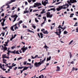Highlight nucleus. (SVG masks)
Returning <instances> with one entry per match:
<instances>
[{
  "mask_svg": "<svg viewBox=\"0 0 78 78\" xmlns=\"http://www.w3.org/2000/svg\"><path fill=\"white\" fill-rule=\"evenodd\" d=\"M46 58H44L43 60H42L41 62H36L34 64V66L36 67H39L42 63L44 62V61H45V59Z\"/></svg>",
  "mask_w": 78,
  "mask_h": 78,
  "instance_id": "obj_1",
  "label": "nucleus"
},
{
  "mask_svg": "<svg viewBox=\"0 0 78 78\" xmlns=\"http://www.w3.org/2000/svg\"><path fill=\"white\" fill-rule=\"evenodd\" d=\"M56 31V32H55V33L57 35H58V36L59 38H60V37H61V32H62V31H61V29H59L58 30L57 29Z\"/></svg>",
  "mask_w": 78,
  "mask_h": 78,
  "instance_id": "obj_2",
  "label": "nucleus"
},
{
  "mask_svg": "<svg viewBox=\"0 0 78 78\" xmlns=\"http://www.w3.org/2000/svg\"><path fill=\"white\" fill-rule=\"evenodd\" d=\"M67 2L68 4L70 5H72L71 3H76L77 1L76 0H70V1L69 0L67 1Z\"/></svg>",
  "mask_w": 78,
  "mask_h": 78,
  "instance_id": "obj_3",
  "label": "nucleus"
},
{
  "mask_svg": "<svg viewBox=\"0 0 78 78\" xmlns=\"http://www.w3.org/2000/svg\"><path fill=\"white\" fill-rule=\"evenodd\" d=\"M66 9V7H62V6H59L58 7V8L56 9V10L57 11H59L60 10H61V9Z\"/></svg>",
  "mask_w": 78,
  "mask_h": 78,
  "instance_id": "obj_4",
  "label": "nucleus"
},
{
  "mask_svg": "<svg viewBox=\"0 0 78 78\" xmlns=\"http://www.w3.org/2000/svg\"><path fill=\"white\" fill-rule=\"evenodd\" d=\"M47 3H48V0H43L42 1V4L45 6L47 4Z\"/></svg>",
  "mask_w": 78,
  "mask_h": 78,
  "instance_id": "obj_5",
  "label": "nucleus"
},
{
  "mask_svg": "<svg viewBox=\"0 0 78 78\" xmlns=\"http://www.w3.org/2000/svg\"><path fill=\"white\" fill-rule=\"evenodd\" d=\"M37 6H42V4H41V3H38L37 2L35 3L34 5V8H36L37 7Z\"/></svg>",
  "mask_w": 78,
  "mask_h": 78,
  "instance_id": "obj_6",
  "label": "nucleus"
},
{
  "mask_svg": "<svg viewBox=\"0 0 78 78\" xmlns=\"http://www.w3.org/2000/svg\"><path fill=\"white\" fill-rule=\"evenodd\" d=\"M17 24L16 23L14 25H13L10 27V30L12 31H14V27H16L17 26Z\"/></svg>",
  "mask_w": 78,
  "mask_h": 78,
  "instance_id": "obj_7",
  "label": "nucleus"
},
{
  "mask_svg": "<svg viewBox=\"0 0 78 78\" xmlns=\"http://www.w3.org/2000/svg\"><path fill=\"white\" fill-rule=\"evenodd\" d=\"M8 48L7 47H4L3 48H1V50H4L3 52H5V51L7 50Z\"/></svg>",
  "mask_w": 78,
  "mask_h": 78,
  "instance_id": "obj_8",
  "label": "nucleus"
},
{
  "mask_svg": "<svg viewBox=\"0 0 78 78\" xmlns=\"http://www.w3.org/2000/svg\"><path fill=\"white\" fill-rule=\"evenodd\" d=\"M0 68L2 69L3 71H6V69L2 67L1 63H0Z\"/></svg>",
  "mask_w": 78,
  "mask_h": 78,
  "instance_id": "obj_9",
  "label": "nucleus"
},
{
  "mask_svg": "<svg viewBox=\"0 0 78 78\" xmlns=\"http://www.w3.org/2000/svg\"><path fill=\"white\" fill-rule=\"evenodd\" d=\"M57 69L56 70V71H60V67L58 66L56 67Z\"/></svg>",
  "mask_w": 78,
  "mask_h": 78,
  "instance_id": "obj_10",
  "label": "nucleus"
},
{
  "mask_svg": "<svg viewBox=\"0 0 78 78\" xmlns=\"http://www.w3.org/2000/svg\"><path fill=\"white\" fill-rule=\"evenodd\" d=\"M28 49V48L27 47H26L25 48L23 49H21V50H23V53H24L25 51H26V50H27Z\"/></svg>",
  "mask_w": 78,
  "mask_h": 78,
  "instance_id": "obj_11",
  "label": "nucleus"
},
{
  "mask_svg": "<svg viewBox=\"0 0 78 78\" xmlns=\"http://www.w3.org/2000/svg\"><path fill=\"white\" fill-rule=\"evenodd\" d=\"M60 41L61 43H64V42H63L64 41V38H62L60 39Z\"/></svg>",
  "mask_w": 78,
  "mask_h": 78,
  "instance_id": "obj_12",
  "label": "nucleus"
},
{
  "mask_svg": "<svg viewBox=\"0 0 78 78\" xmlns=\"http://www.w3.org/2000/svg\"><path fill=\"white\" fill-rule=\"evenodd\" d=\"M23 68H24V69H23V70H24H24H27V69H28V67L26 66H25V67L23 66Z\"/></svg>",
  "mask_w": 78,
  "mask_h": 78,
  "instance_id": "obj_13",
  "label": "nucleus"
},
{
  "mask_svg": "<svg viewBox=\"0 0 78 78\" xmlns=\"http://www.w3.org/2000/svg\"><path fill=\"white\" fill-rule=\"evenodd\" d=\"M44 48H45L46 50H47V48H49V47H48L46 44H45V46L43 47Z\"/></svg>",
  "mask_w": 78,
  "mask_h": 78,
  "instance_id": "obj_14",
  "label": "nucleus"
},
{
  "mask_svg": "<svg viewBox=\"0 0 78 78\" xmlns=\"http://www.w3.org/2000/svg\"><path fill=\"white\" fill-rule=\"evenodd\" d=\"M51 60V56H49V58H47V61H50Z\"/></svg>",
  "mask_w": 78,
  "mask_h": 78,
  "instance_id": "obj_15",
  "label": "nucleus"
},
{
  "mask_svg": "<svg viewBox=\"0 0 78 78\" xmlns=\"http://www.w3.org/2000/svg\"><path fill=\"white\" fill-rule=\"evenodd\" d=\"M18 16H17L15 17L14 18V20L13 21V22H14L16 20V19H17V17H18Z\"/></svg>",
  "mask_w": 78,
  "mask_h": 78,
  "instance_id": "obj_16",
  "label": "nucleus"
},
{
  "mask_svg": "<svg viewBox=\"0 0 78 78\" xmlns=\"http://www.w3.org/2000/svg\"><path fill=\"white\" fill-rule=\"evenodd\" d=\"M6 54H5V55L4 54V55H2V58H3V59L4 58H6V57H6Z\"/></svg>",
  "mask_w": 78,
  "mask_h": 78,
  "instance_id": "obj_17",
  "label": "nucleus"
},
{
  "mask_svg": "<svg viewBox=\"0 0 78 78\" xmlns=\"http://www.w3.org/2000/svg\"><path fill=\"white\" fill-rule=\"evenodd\" d=\"M16 2L15 0H11L10 2H9V4L11 3H12V2Z\"/></svg>",
  "mask_w": 78,
  "mask_h": 78,
  "instance_id": "obj_18",
  "label": "nucleus"
},
{
  "mask_svg": "<svg viewBox=\"0 0 78 78\" xmlns=\"http://www.w3.org/2000/svg\"><path fill=\"white\" fill-rule=\"evenodd\" d=\"M50 15V12H48L47 14V17H48Z\"/></svg>",
  "mask_w": 78,
  "mask_h": 78,
  "instance_id": "obj_19",
  "label": "nucleus"
},
{
  "mask_svg": "<svg viewBox=\"0 0 78 78\" xmlns=\"http://www.w3.org/2000/svg\"><path fill=\"white\" fill-rule=\"evenodd\" d=\"M40 36H41V38H43V37H44V36H43V34H42V33H40Z\"/></svg>",
  "mask_w": 78,
  "mask_h": 78,
  "instance_id": "obj_20",
  "label": "nucleus"
},
{
  "mask_svg": "<svg viewBox=\"0 0 78 78\" xmlns=\"http://www.w3.org/2000/svg\"><path fill=\"white\" fill-rule=\"evenodd\" d=\"M17 16V15L15 14L14 15H12L11 16V17H12V18H14V17H16Z\"/></svg>",
  "mask_w": 78,
  "mask_h": 78,
  "instance_id": "obj_21",
  "label": "nucleus"
},
{
  "mask_svg": "<svg viewBox=\"0 0 78 78\" xmlns=\"http://www.w3.org/2000/svg\"><path fill=\"white\" fill-rule=\"evenodd\" d=\"M15 52H16V50H14V51H10V53H12L13 54H15Z\"/></svg>",
  "mask_w": 78,
  "mask_h": 78,
  "instance_id": "obj_22",
  "label": "nucleus"
},
{
  "mask_svg": "<svg viewBox=\"0 0 78 78\" xmlns=\"http://www.w3.org/2000/svg\"><path fill=\"white\" fill-rule=\"evenodd\" d=\"M42 58V57H38V55H36L35 56H34V58Z\"/></svg>",
  "mask_w": 78,
  "mask_h": 78,
  "instance_id": "obj_23",
  "label": "nucleus"
},
{
  "mask_svg": "<svg viewBox=\"0 0 78 78\" xmlns=\"http://www.w3.org/2000/svg\"><path fill=\"white\" fill-rule=\"evenodd\" d=\"M70 17H73V15H74V13H71V14H70Z\"/></svg>",
  "mask_w": 78,
  "mask_h": 78,
  "instance_id": "obj_24",
  "label": "nucleus"
},
{
  "mask_svg": "<svg viewBox=\"0 0 78 78\" xmlns=\"http://www.w3.org/2000/svg\"><path fill=\"white\" fill-rule=\"evenodd\" d=\"M15 54H18V55H20V53L19 52V51H17L15 52Z\"/></svg>",
  "mask_w": 78,
  "mask_h": 78,
  "instance_id": "obj_25",
  "label": "nucleus"
},
{
  "mask_svg": "<svg viewBox=\"0 0 78 78\" xmlns=\"http://www.w3.org/2000/svg\"><path fill=\"white\" fill-rule=\"evenodd\" d=\"M43 33L44 34H48V32L47 30L44 31H43Z\"/></svg>",
  "mask_w": 78,
  "mask_h": 78,
  "instance_id": "obj_26",
  "label": "nucleus"
},
{
  "mask_svg": "<svg viewBox=\"0 0 78 78\" xmlns=\"http://www.w3.org/2000/svg\"><path fill=\"white\" fill-rule=\"evenodd\" d=\"M51 10V11H52V10H53V11H56V10L55 9V8H51L50 9Z\"/></svg>",
  "mask_w": 78,
  "mask_h": 78,
  "instance_id": "obj_27",
  "label": "nucleus"
},
{
  "mask_svg": "<svg viewBox=\"0 0 78 78\" xmlns=\"http://www.w3.org/2000/svg\"><path fill=\"white\" fill-rule=\"evenodd\" d=\"M67 33H68V32L66 31H64L63 32V34H67Z\"/></svg>",
  "mask_w": 78,
  "mask_h": 78,
  "instance_id": "obj_28",
  "label": "nucleus"
},
{
  "mask_svg": "<svg viewBox=\"0 0 78 78\" xmlns=\"http://www.w3.org/2000/svg\"><path fill=\"white\" fill-rule=\"evenodd\" d=\"M45 11V9H44L42 11V12H41V14H43V13H45L46 12H44Z\"/></svg>",
  "mask_w": 78,
  "mask_h": 78,
  "instance_id": "obj_29",
  "label": "nucleus"
},
{
  "mask_svg": "<svg viewBox=\"0 0 78 78\" xmlns=\"http://www.w3.org/2000/svg\"><path fill=\"white\" fill-rule=\"evenodd\" d=\"M1 24L2 27H4V26L5 25V23L2 22V23H1Z\"/></svg>",
  "mask_w": 78,
  "mask_h": 78,
  "instance_id": "obj_30",
  "label": "nucleus"
},
{
  "mask_svg": "<svg viewBox=\"0 0 78 78\" xmlns=\"http://www.w3.org/2000/svg\"><path fill=\"white\" fill-rule=\"evenodd\" d=\"M43 19H44V22H45V21H46V20H47V19L46 18V17H43Z\"/></svg>",
  "mask_w": 78,
  "mask_h": 78,
  "instance_id": "obj_31",
  "label": "nucleus"
},
{
  "mask_svg": "<svg viewBox=\"0 0 78 78\" xmlns=\"http://www.w3.org/2000/svg\"><path fill=\"white\" fill-rule=\"evenodd\" d=\"M8 28L7 27H2L3 30H6V29Z\"/></svg>",
  "mask_w": 78,
  "mask_h": 78,
  "instance_id": "obj_32",
  "label": "nucleus"
},
{
  "mask_svg": "<svg viewBox=\"0 0 78 78\" xmlns=\"http://www.w3.org/2000/svg\"><path fill=\"white\" fill-rule=\"evenodd\" d=\"M35 20L36 22H37V23H38V22H39V21H38L37 20V18H35Z\"/></svg>",
  "mask_w": 78,
  "mask_h": 78,
  "instance_id": "obj_33",
  "label": "nucleus"
},
{
  "mask_svg": "<svg viewBox=\"0 0 78 78\" xmlns=\"http://www.w3.org/2000/svg\"><path fill=\"white\" fill-rule=\"evenodd\" d=\"M1 20H3L2 22H4L5 23V20H6V19H5V18H2Z\"/></svg>",
  "mask_w": 78,
  "mask_h": 78,
  "instance_id": "obj_34",
  "label": "nucleus"
},
{
  "mask_svg": "<svg viewBox=\"0 0 78 78\" xmlns=\"http://www.w3.org/2000/svg\"><path fill=\"white\" fill-rule=\"evenodd\" d=\"M78 23L77 22H76L75 24L74 25V27H76L77 26H78Z\"/></svg>",
  "mask_w": 78,
  "mask_h": 78,
  "instance_id": "obj_35",
  "label": "nucleus"
},
{
  "mask_svg": "<svg viewBox=\"0 0 78 78\" xmlns=\"http://www.w3.org/2000/svg\"><path fill=\"white\" fill-rule=\"evenodd\" d=\"M9 67V68L10 69H12V67H13L12 66H9V67Z\"/></svg>",
  "mask_w": 78,
  "mask_h": 78,
  "instance_id": "obj_36",
  "label": "nucleus"
},
{
  "mask_svg": "<svg viewBox=\"0 0 78 78\" xmlns=\"http://www.w3.org/2000/svg\"><path fill=\"white\" fill-rule=\"evenodd\" d=\"M29 12V11L27 10L24 11V13L25 14V13H28Z\"/></svg>",
  "mask_w": 78,
  "mask_h": 78,
  "instance_id": "obj_37",
  "label": "nucleus"
},
{
  "mask_svg": "<svg viewBox=\"0 0 78 78\" xmlns=\"http://www.w3.org/2000/svg\"><path fill=\"white\" fill-rule=\"evenodd\" d=\"M27 62L24 61L23 63V65H26L27 64Z\"/></svg>",
  "mask_w": 78,
  "mask_h": 78,
  "instance_id": "obj_38",
  "label": "nucleus"
},
{
  "mask_svg": "<svg viewBox=\"0 0 78 78\" xmlns=\"http://www.w3.org/2000/svg\"><path fill=\"white\" fill-rule=\"evenodd\" d=\"M12 67H15V66H16V64H14V63H12Z\"/></svg>",
  "mask_w": 78,
  "mask_h": 78,
  "instance_id": "obj_39",
  "label": "nucleus"
},
{
  "mask_svg": "<svg viewBox=\"0 0 78 78\" xmlns=\"http://www.w3.org/2000/svg\"><path fill=\"white\" fill-rule=\"evenodd\" d=\"M15 27H14L15 30H16V29H18V27H17V26H15Z\"/></svg>",
  "mask_w": 78,
  "mask_h": 78,
  "instance_id": "obj_40",
  "label": "nucleus"
},
{
  "mask_svg": "<svg viewBox=\"0 0 78 78\" xmlns=\"http://www.w3.org/2000/svg\"><path fill=\"white\" fill-rule=\"evenodd\" d=\"M23 66L19 67H18V69H23Z\"/></svg>",
  "mask_w": 78,
  "mask_h": 78,
  "instance_id": "obj_41",
  "label": "nucleus"
},
{
  "mask_svg": "<svg viewBox=\"0 0 78 78\" xmlns=\"http://www.w3.org/2000/svg\"><path fill=\"white\" fill-rule=\"evenodd\" d=\"M53 17V15H50L48 16V17Z\"/></svg>",
  "mask_w": 78,
  "mask_h": 78,
  "instance_id": "obj_42",
  "label": "nucleus"
},
{
  "mask_svg": "<svg viewBox=\"0 0 78 78\" xmlns=\"http://www.w3.org/2000/svg\"><path fill=\"white\" fill-rule=\"evenodd\" d=\"M73 40H72L69 43V45H70V44H72V42H73Z\"/></svg>",
  "mask_w": 78,
  "mask_h": 78,
  "instance_id": "obj_43",
  "label": "nucleus"
},
{
  "mask_svg": "<svg viewBox=\"0 0 78 78\" xmlns=\"http://www.w3.org/2000/svg\"><path fill=\"white\" fill-rule=\"evenodd\" d=\"M69 56H70V58H72V55L71 54V52H69Z\"/></svg>",
  "mask_w": 78,
  "mask_h": 78,
  "instance_id": "obj_44",
  "label": "nucleus"
},
{
  "mask_svg": "<svg viewBox=\"0 0 78 78\" xmlns=\"http://www.w3.org/2000/svg\"><path fill=\"white\" fill-rule=\"evenodd\" d=\"M22 22H23V21H22V20H20L19 22V24H21V23H22Z\"/></svg>",
  "mask_w": 78,
  "mask_h": 78,
  "instance_id": "obj_45",
  "label": "nucleus"
},
{
  "mask_svg": "<svg viewBox=\"0 0 78 78\" xmlns=\"http://www.w3.org/2000/svg\"><path fill=\"white\" fill-rule=\"evenodd\" d=\"M9 53H10V51H8V52L7 53V54H8V56H9Z\"/></svg>",
  "mask_w": 78,
  "mask_h": 78,
  "instance_id": "obj_46",
  "label": "nucleus"
},
{
  "mask_svg": "<svg viewBox=\"0 0 78 78\" xmlns=\"http://www.w3.org/2000/svg\"><path fill=\"white\" fill-rule=\"evenodd\" d=\"M2 60L3 61V62H6V61H7V60L5 59V58H3Z\"/></svg>",
  "mask_w": 78,
  "mask_h": 78,
  "instance_id": "obj_47",
  "label": "nucleus"
},
{
  "mask_svg": "<svg viewBox=\"0 0 78 78\" xmlns=\"http://www.w3.org/2000/svg\"><path fill=\"white\" fill-rule=\"evenodd\" d=\"M22 59V58L20 57V58H17V60H20V59Z\"/></svg>",
  "mask_w": 78,
  "mask_h": 78,
  "instance_id": "obj_48",
  "label": "nucleus"
},
{
  "mask_svg": "<svg viewBox=\"0 0 78 78\" xmlns=\"http://www.w3.org/2000/svg\"><path fill=\"white\" fill-rule=\"evenodd\" d=\"M76 32L78 33V27H77L76 29Z\"/></svg>",
  "mask_w": 78,
  "mask_h": 78,
  "instance_id": "obj_49",
  "label": "nucleus"
},
{
  "mask_svg": "<svg viewBox=\"0 0 78 78\" xmlns=\"http://www.w3.org/2000/svg\"><path fill=\"white\" fill-rule=\"evenodd\" d=\"M38 10H33V12H37V11H38Z\"/></svg>",
  "mask_w": 78,
  "mask_h": 78,
  "instance_id": "obj_50",
  "label": "nucleus"
},
{
  "mask_svg": "<svg viewBox=\"0 0 78 78\" xmlns=\"http://www.w3.org/2000/svg\"><path fill=\"white\" fill-rule=\"evenodd\" d=\"M3 6H4V5H3V6H2L1 7V11H3V9H2Z\"/></svg>",
  "mask_w": 78,
  "mask_h": 78,
  "instance_id": "obj_51",
  "label": "nucleus"
},
{
  "mask_svg": "<svg viewBox=\"0 0 78 78\" xmlns=\"http://www.w3.org/2000/svg\"><path fill=\"white\" fill-rule=\"evenodd\" d=\"M23 28H27V27L26 26L23 25Z\"/></svg>",
  "mask_w": 78,
  "mask_h": 78,
  "instance_id": "obj_52",
  "label": "nucleus"
},
{
  "mask_svg": "<svg viewBox=\"0 0 78 78\" xmlns=\"http://www.w3.org/2000/svg\"><path fill=\"white\" fill-rule=\"evenodd\" d=\"M5 33H2L1 34H2V36L3 37L4 36H5Z\"/></svg>",
  "mask_w": 78,
  "mask_h": 78,
  "instance_id": "obj_53",
  "label": "nucleus"
},
{
  "mask_svg": "<svg viewBox=\"0 0 78 78\" xmlns=\"http://www.w3.org/2000/svg\"><path fill=\"white\" fill-rule=\"evenodd\" d=\"M37 35L38 36H39V38H40V37H41V36H40V34H39V33H37Z\"/></svg>",
  "mask_w": 78,
  "mask_h": 78,
  "instance_id": "obj_54",
  "label": "nucleus"
},
{
  "mask_svg": "<svg viewBox=\"0 0 78 78\" xmlns=\"http://www.w3.org/2000/svg\"><path fill=\"white\" fill-rule=\"evenodd\" d=\"M14 48H16V47L15 46H12V47H11V48H12V49H14Z\"/></svg>",
  "mask_w": 78,
  "mask_h": 78,
  "instance_id": "obj_55",
  "label": "nucleus"
},
{
  "mask_svg": "<svg viewBox=\"0 0 78 78\" xmlns=\"http://www.w3.org/2000/svg\"><path fill=\"white\" fill-rule=\"evenodd\" d=\"M66 27L64 26L63 27V30L62 31H64V30L66 29Z\"/></svg>",
  "mask_w": 78,
  "mask_h": 78,
  "instance_id": "obj_56",
  "label": "nucleus"
},
{
  "mask_svg": "<svg viewBox=\"0 0 78 78\" xmlns=\"http://www.w3.org/2000/svg\"><path fill=\"white\" fill-rule=\"evenodd\" d=\"M21 72V74H22V73H23V71H24V70H23V69L22 70H20Z\"/></svg>",
  "mask_w": 78,
  "mask_h": 78,
  "instance_id": "obj_57",
  "label": "nucleus"
},
{
  "mask_svg": "<svg viewBox=\"0 0 78 78\" xmlns=\"http://www.w3.org/2000/svg\"><path fill=\"white\" fill-rule=\"evenodd\" d=\"M73 20H77V18H74L73 19Z\"/></svg>",
  "mask_w": 78,
  "mask_h": 78,
  "instance_id": "obj_58",
  "label": "nucleus"
},
{
  "mask_svg": "<svg viewBox=\"0 0 78 78\" xmlns=\"http://www.w3.org/2000/svg\"><path fill=\"white\" fill-rule=\"evenodd\" d=\"M10 8V6H9V5H7V7L6 8Z\"/></svg>",
  "mask_w": 78,
  "mask_h": 78,
  "instance_id": "obj_59",
  "label": "nucleus"
},
{
  "mask_svg": "<svg viewBox=\"0 0 78 78\" xmlns=\"http://www.w3.org/2000/svg\"><path fill=\"white\" fill-rule=\"evenodd\" d=\"M32 27L34 28V29H36V26H33Z\"/></svg>",
  "mask_w": 78,
  "mask_h": 78,
  "instance_id": "obj_60",
  "label": "nucleus"
},
{
  "mask_svg": "<svg viewBox=\"0 0 78 78\" xmlns=\"http://www.w3.org/2000/svg\"><path fill=\"white\" fill-rule=\"evenodd\" d=\"M17 69V67H15V68H14V70H16V69Z\"/></svg>",
  "mask_w": 78,
  "mask_h": 78,
  "instance_id": "obj_61",
  "label": "nucleus"
},
{
  "mask_svg": "<svg viewBox=\"0 0 78 78\" xmlns=\"http://www.w3.org/2000/svg\"><path fill=\"white\" fill-rule=\"evenodd\" d=\"M25 46H24L23 48H22L21 50H23V49L25 48Z\"/></svg>",
  "mask_w": 78,
  "mask_h": 78,
  "instance_id": "obj_62",
  "label": "nucleus"
},
{
  "mask_svg": "<svg viewBox=\"0 0 78 78\" xmlns=\"http://www.w3.org/2000/svg\"><path fill=\"white\" fill-rule=\"evenodd\" d=\"M4 13H3L1 15V16H2V17H3V16H4Z\"/></svg>",
  "mask_w": 78,
  "mask_h": 78,
  "instance_id": "obj_63",
  "label": "nucleus"
},
{
  "mask_svg": "<svg viewBox=\"0 0 78 78\" xmlns=\"http://www.w3.org/2000/svg\"><path fill=\"white\" fill-rule=\"evenodd\" d=\"M45 31V29H43L41 30V31Z\"/></svg>",
  "mask_w": 78,
  "mask_h": 78,
  "instance_id": "obj_64",
  "label": "nucleus"
}]
</instances>
